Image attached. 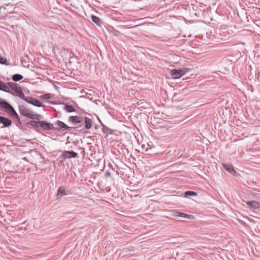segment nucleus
<instances>
[{
    "label": "nucleus",
    "instance_id": "1",
    "mask_svg": "<svg viewBox=\"0 0 260 260\" xmlns=\"http://www.w3.org/2000/svg\"><path fill=\"white\" fill-rule=\"evenodd\" d=\"M19 111L22 115L32 119L39 120L42 118V116L40 114L34 113L30 109L24 106H20L19 107Z\"/></svg>",
    "mask_w": 260,
    "mask_h": 260
},
{
    "label": "nucleus",
    "instance_id": "2",
    "mask_svg": "<svg viewBox=\"0 0 260 260\" xmlns=\"http://www.w3.org/2000/svg\"><path fill=\"white\" fill-rule=\"evenodd\" d=\"M0 107L1 109L5 110L6 112L12 116H17V114L14 109L7 102L4 100L0 101Z\"/></svg>",
    "mask_w": 260,
    "mask_h": 260
},
{
    "label": "nucleus",
    "instance_id": "3",
    "mask_svg": "<svg viewBox=\"0 0 260 260\" xmlns=\"http://www.w3.org/2000/svg\"><path fill=\"white\" fill-rule=\"evenodd\" d=\"M8 85H9V89H11L15 91L17 96L21 99H24L25 95L21 87L17 84L14 82H9Z\"/></svg>",
    "mask_w": 260,
    "mask_h": 260
},
{
    "label": "nucleus",
    "instance_id": "4",
    "mask_svg": "<svg viewBox=\"0 0 260 260\" xmlns=\"http://www.w3.org/2000/svg\"><path fill=\"white\" fill-rule=\"evenodd\" d=\"M187 72L186 69H173L170 71L171 77L173 79H178L183 76Z\"/></svg>",
    "mask_w": 260,
    "mask_h": 260
},
{
    "label": "nucleus",
    "instance_id": "5",
    "mask_svg": "<svg viewBox=\"0 0 260 260\" xmlns=\"http://www.w3.org/2000/svg\"><path fill=\"white\" fill-rule=\"evenodd\" d=\"M28 104H30L33 106L38 107H44L45 106L41 103L39 100L31 97V96H24V99H23Z\"/></svg>",
    "mask_w": 260,
    "mask_h": 260
},
{
    "label": "nucleus",
    "instance_id": "6",
    "mask_svg": "<svg viewBox=\"0 0 260 260\" xmlns=\"http://www.w3.org/2000/svg\"><path fill=\"white\" fill-rule=\"evenodd\" d=\"M40 127L43 130H51L54 128L53 124L45 121H41Z\"/></svg>",
    "mask_w": 260,
    "mask_h": 260
},
{
    "label": "nucleus",
    "instance_id": "7",
    "mask_svg": "<svg viewBox=\"0 0 260 260\" xmlns=\"http://www.w3.org/2000/svg\"><path fill=\"white\" fill-rule=\"evenodd\" d=\"M62 155L66 158H74L77 156L78 153L73 151H64Z\"/></svg>",
    "mask_w": 260,
    "mask_h": 260
},
{
    "label": "nucleus",
    "instance_id": "8",
    "mask_svg": "<svg viewBox=\"0 0 260 260\" xmlns=\"http://www.w3.org/2000/svg\"><path fill=\"white\" fill-rule=\"evenodd\" d=\"M174 215L175 216L181 217L189 219H193L194 218V216L192 215L187 214L186 213H181L178 211L174 212Z\"/></svg>",
    "mask_w": 260,
    "mask_h": 260
},
{
    "label": "nucleus",
    "instance_id": "9",
    "mask_svg": "<svg viewBox=\"0 0 260 260\" xmlns=\"http://www.w3.org/2000/svg\"><path fill=\"white\" fill-rule=\"evenodd\" d=\"M0 123H2L5 127H8L11 125V120L6 117L0 116Z\"/></svg>",
    "mask_w": 260,
    "mask_h": 260
},
{
    "label": "nucleus",
    "instance_id": "10",
    "mask_svg": "<svg viewBox=\"0 0 260 260\" xmlns=\"http://www.w3.org/2000/svg\"><path fill=\"white\" fill-rule=\"evenodd\" d=\"M66 194V189L64 186H60L58 188L56 194L57 198L58 199H60L62 196H65Z\"/></svg>",
    "mask_w": 260,
    "mask_h": 260
},
{
    "label": "nucleus",
    "instance_id": "11",
    "mask_svg": "<svg viewBox=\"0 0 260 260\" xmlns=\"http://www.w3.org/2000/svg\"><path fill=\"white\" fill-rule=\"evenodd\" d=\"M56 125L58 126V129L61 131H66L70 128L67 125L64 123L63 122L57 120L56 122Z\"/></svg>",
    "mask_w": 260,
    "mask_h": 260
},
{
    "label": "nucleus",
    "instance_id": "12",
    "mask_svg": "<svg viewBox=\"0 0 260 260\" xmlns=\"http://www.w3.org/2000/svg\"><path fill=\"white\" fill-rule=\"evenodd\" d=\"M0 90L5 91V92H7L11 93L10 89H9V85H8V83L7 84H6L5 83H4L2 81H0Z\"/></svg>",
    "mask_w": 260,
    "mask_h": 260
},
{
    "label": "nucleus",
    "instance_id": "13",
    "mask_svg": "<svg viewBox=\"0 0 260 260\" xmlns=\"http://www.w3.org/2000/svg\"><path fill=\"white\" fill-rule=\"evenodd\" d=\"M223 168L228 171L230 173L235 175L236 174V171L234 169L232 165L229 164H222Z\"/></svg>",
    "mask_w": 260,
    "mask_h": 260
},
{
    "label": "nucleus",
    "instance_id": "14",
    "mask_svg": "<svg viewBox=\"0 0 260 260\" xmlns=\"http://www.w3.org/2000/svg\"><path fill=\"white\" fill-rule=\"evenodd\" d=\"M246 204L251 208L257 209L259 208V204L256 201H248Z\"/></svg>",
    "mask_w": 260,
    "mask_h": 260
},
{
    "label": "nucleus",
    "instance_id": "15",
    "mask_svg": "<svg viewBox=\"0 0 260 260\" xmlns=\"http://www.w3.org/2000/svg\"><path fill=\"white\" fill-rule=\"evenodd\" d=\"M69 121L74 123H78L81 122V118L77 116H70L69 118Z\"/></svg>",
    "mask_w": 260,
    "mask_h": 260
},
{
    "label": "nucleus",
    "instance_id": "16",
    "mask_svg": "<svg viewBox=\"0 0 260 260\" xmlns=\"http://www.w3.org/2000/svg\"><path fill=\"white\" fill-rule=\"evenodd\" d=\"M85 127L87 129H89L92 126V121L91 119L85 117L84 118Z\"/></svg>",
    "mask_w": 260,
    "mask_h": 260
},
{
    "label": "nucleus",
    "instance_id": "17",
    "mask_svg": "<svg viewBox=\"0 0 260 260\" xmlns=\"http://www.w3.org/2000/svg\"><path fill=\"white\" fill-rule=\"evenodd\" d=\"M29 124L32 126L38 128V127H40L41 121H35V120L31 121H30Z\"/></svg>",
    "mask_w": 260,
    "mask_h": 260
},
{
    "label": "nucleus",
    "instance_id": "18",
    "mask_svg": "<svg viewBox=\"0 0 260 260\" xmlns=\"http://www.w3.org/2000/svg\"><path fill=\"white\" fill-rule=\"evenodd\" d=\"M23 76L20 74H14L12 76V79L14 81H19L23 79Z\"/></svg>",
    "mask_w": 260,
    "mask_h": 260
},
{
    "label": "nucleus",
    "instance_id": "19",
    "mask_svg": "<svg viewBox=\"0 0 260 260\" xmlns=\"http://www.w3.org/2000/svg\"><path fill=\"white\" fill-rule=\"evenodd\" d=\"M67 112H72L75 111L73 106L71 105H66L64 108Z\"/></svg>",
    "mask_w": 260,
    "mask_h": 260
},
{
    "label": "nucleus",
    "instance_id": "20",
    "mask_svg": "<svg viewBox=\"0 0 260 260\" xmlns=\"http://www.w3.org/2000/svg\"><path fill=\"white\" fill-rule=\"evenodd\" d=\"M91 18H92V20L93 21V22H94L98 25H100L101 21H100V19L98 17L95 16H92Z\"/></svg>",
    "mask_w": 260,
    "mask_h": 260
},
{
    "label": "nucleus",
    "instance_id": "21",
    "mask_svg": "<svg viewBox=\"0 0 260 260\" xmlns=\"http://www.w3.org/2000/svg\"><path fill=\"white\" fill-rule=\"evenodd\" d=\"M184 194H185V197H188V196L193 197V196H196L197 195L196 192H195L194 191H186V192H185Z\"/></svg>",
    "mask_w": 260,
    "mask_h": 260
},
{
    "label": "nucleus",
    "instance_id": "22",
    "mask_svg": "<svg viewBox=\"0 0 260 260\" xmlns=\"http://www.w3.org/2000/svg\"><path fill=\"white\" fill-rule=\"evenodd\" d=\"M40 98L45 100H48L51 98V94L50 93H46L40 96Z\"/></svg>",
    "mask_w": 260,
    "mask_h": 260
},
{
    "label": "nucleus",
    "instance_id": "23",
    "mask_svg": "<svg viewBox=\"0 0 260 260\" xmlns=\"http://www.w3.org/2000/svg\"><path fill=\"white\" fill-rule=\"evenodd\" d=\"M6 62H7L6 58H5L3 57L0 56V63L5 64H6Z\"/></svg>",
    "mask_w": 260,
    "mask_h": 260
},
{
    "label": "nucleus",
    "instance_id": "24",
    "mask_svg": "<svg viewBox=\"0 0 260 260\" xmlns=\"http://www.w3.org/2000/svg\"><path fill=\"white\" fill-rule=\"evenodd\" d=\"M239 222H240L241 224H243L244 225H246V223H245V222H244V221H242V220H239Z\"/></svg>",
    "mask_w": 260,
    "mask_h": 260
}]
</instances>
